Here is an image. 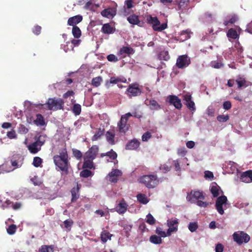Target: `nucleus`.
I'll list each match as a JSON object with an SVG mask.
<instances>
[{"instance_id": "1", "label": "nucleus", "mask_w": 252, "mask_h": 252, "mask_svg": "<svg viewBox=\"0 0 252 252\" xmlns=\"http://www.w3.org/2000/svg\"><path fill=\"white\" fill-rule=\"evenodd\" d=\"M53 160L55 165L62 171L63 174L67 175L69 174L71 165L66 148L60 151L59 155L54 156Z\"/></svg>"}, {"instance_id": "2", "label": "nucleus", "mask_w": 252, "mask_h": 252, "mask_svg": "<svg viewBox=\"0 0 252 252\" xmlns=\"http://www.w3.org/2000/svg\"><path fill=\"white\" fill-rule=\"evenodd\" d=\"M99 147L97 145H93L85 153L84 157L83 168L92 169L94 167L93 160L94 159L98 152Z\"/></svg>"}, {"instance_id": "3", "label": "nucleus", "mask_w": 252, "mask_h": 252, "mask_svg": "<svg viewBox=\"0 0 252 252\" xmlns=\"http://www.w3.org/2000/svg\"><path fill=\"white\" fill-rule=\"evenodd\" d=\"M139 181L149 189L154 188L158 184V177L155 175H143L139 178Z\"/></svg>"}, {"instance_id": "4", "label": "nucleus", "mask_w": 252, "mask_h": 252, "mask_svg": "<svg viewBox=\"0 0 252 252\" xmlns=\"http://www.w3.org/2000/svg\"><path fill=\"white\" fill-rule=\"evenodd\" d=\"M64 104V102L63 100L60 98L57 97L49 98L46 103L48 109L53 111L63 109Z\"/></svg>"}, {"instance_id": "5", "label": "nucleus", "mask_w": 252, "mask_h": 252, "mask_svg": "<svg viewBox=\"0 0 252 252\" xmlns=\"http://www.w3.org/2000/svg\"><path fill=\"white\" fill-rule=\"evenodd\" d=\"M147 22L150 24H152L153 29L155 31L160 32L167 28L166 23L160 24L159 21L157 17H152L151 15L147 18Z\"/></svg>"}, {"instance_id": "6", "label": "nucleus", "mask_w": 252, "mask_h": 252, "mask_svg": "<svg viewBox=\"0 0 252 252\" xmlns=\"http://www.w3.org/2000/svg\"><path fill=\"white\" fill-rule=\"evenodd\" d=\"M16 166V159L13 155L12 157L9 158L5 161V164L0 165V174L5 173L9 172L14 170V167Z\"/></svg>"}, {"instance_id": "7", "label": "nucleus", "mask_w": 252, "mask_h": 252, "mask_svg": "<svg viewBox=\"0 0 252 252\" xmlns=\"http://www.w3.org/2000/svg\"><path fill=\"white\" fill-rule=\"evenodd\" d=\"M127 95L131 98L140 95L142 93L141 89L137 83H134L129 85L126 92Z\"/></svg>"}, {"instance_id": "8", "label": "nucleus", "mask_w": 252, "mask_h": 252, "mask_svg": "<svg viewBox=\"0 0 252 252\" xmlns=\"http://www.w3.org/2000/svg\"><path fill=\"white\" fill-rule=\"evenodd\" d=\"M233 239L238 244L241 245L243 242L247 243L250 239V236L243 232H240L239 233L235 232L233 235Z\"/></svg>"}, {"instance_id": "9", "label": "nucleus", "mask_w": 252, "mask_h": 252, "mask_svg": "<svg viewBox=\"0 0 252 252\" xmlns=\"http://www.w3.org/2000/svg\"><path fill=\"white\" fill-rule=\"evenodd\" d=\"M128 119L126 114L121 116V120L118 123V127L120 132L125 133L128 130L129 125L127 124V121Z\"/></svg>"}, {"instance_id": "10", "label": "nucleus", "mask_w": 252, "mask_h": 252, "mask_svg": "<svg viewBox=\"0 0 252 252\" xmlns=\"http://www.w3.org/2000/svg\"><path fill=\"white\" fill-rule=\"evenodd\" d=\"M190 63V58L186 55L180 56L177 59L176 65L179 68L186 67Z\"/></svg>"}, {"instance_id": "11", "label": "nucleus", "mask_w": 252, "mask_h": 252, "mask_svg": "<svg viewBox=\"0 0 252 252\" xmlns=\"http://www.w3.org/2000/svg\"><path fill=\"white\" fill-rule=\"evenodd\" d=\"M178 220L176 218H171L167 220V224L169 227L167 230L168 236H170L172 232H176L178 230Z\"/></svg>"}, {"instance_id": "12", "label": "nucleus", "mask_w": 252, "mask_h": 252, "mask_svg": "<svg viewBox=\"0 0 252 252\" xmlns=\"http://www.w3.org/2000/svg\"><path fill=\"white\" fill-rule=\"evenodd\" d=\"M227 201V198L225 195H221L217 198L216 202L215 207L220 214H223L224 210L222 206L223 204H226Z\"/></svg>"}, {"instance_id": "13", "label": "nucleus", "mask_w": 252, "mask_h": 252, "mask_svg": "<svg viewBox=\"0 0 252 252\" xmlns=\"http://www.w3.org/2000/svg\"><path fill=\"white\" fill-rule=\"evenodd\" d=\"M166 101L177 109H181L182 107L181 100L175 95H169L167 97Z\"/></svg>"}, {"instance_id": "14", "label": "nucleus", "mask_w": 252, "mask_h": 252, "mask_svg": "<svg viewBox=\"0 0 252 252\" xmlns=\"http://www.w3.org/2000/svg\"><path fill=\"white\" fill-rule=\"evenodd\" d=\"M183 99L185 101V104L188 107V109L191 111L195 110V103L192 100V96L191 94L188 93L184 95Z\"/></svg>"}, {"instance_id": "15", "label": "nucleus", "mask_w": 252, "mask_h": 252, "mask_svg": "<svg viewBox=\"0 0 252 252\" xmlns=\"http://www.w3.org/2000/svg\"><path fill=\"white\" fill-rule=\"evenodd\" d=\"M189 0H175V3L178 5L177 10L184 13L188 10Z\"/></svg>"}, {"instance_id": "16", "label": "nucleus", "mask_w": 252, "mask_h": 252, "mask_svg": "<svg viewBox=\"0 0 252 252\" xmlns=\"http://www.w3.org/2000/svg\"><path fill=\"white\" fill-rule=\"evenodd\" d=\"M117 13V9L115 7H108L102 10L101 14L103 17L107 18H113Z\"/></svg>"}, {"instance_id": "17", "label": "nucleus", "mask_w": 252, "mask_h": 252, "mask_svg": "<svg viewBox=\"0 0 252 252\" xmlns=\"http://www.w3.org/2000/svg\"><path fill=\"white\" fill-rule=\"evenodd\" d=\"M122 175V172L119 169H113L108 174L109 181L111 183H117L118 178Z\"/></svg>"}, {"instance_id": "18", "label": "nucleus", "mask_w": 252, "mask_h": 252, "mask_svg": "<svg viewBox=\"0 0 252 252\" xmlns=\"http://www.w3.org/2000/svg\"><path fill=\"white\" fill-rule=\"evenodd\" d=\"M83 20V17L81 15H76L68 18L67 25L72 27L77 26L76 25Z\"/></svg>"}, {"instance_id": "19", "label": "nucleus", "mask_w": 252, "mask_h": 252, "mask_svg": "<svg viewBox=\"0 0 252 252\" xmlns=\"http://www.w3.org/2000/svg\"><path fill=\"white\" fill-rule=\"evenodd\" d=\"M128 205L124 199H122L116 207V211L120 214H124L127 210Z\"/></svg>"}, {"instance_id": "20", "label": "nucleus", "mask_w": 252, "mask_h": 252, "mask_svg": "<svg viewBox=\"0 0 252 252\" xmlns=\"http://www.w3.org/2000/svg\"><path fill=\"white\" fill-rule=\"evenodd\" d=\"M140 144V142L137 139L134 138L126 144V149L127 150H136L139 147Z\"/></svg>"}, {"instance_id": "21", "label": "nucleus", "mask_w": 252, "mask_h": 252, "mask_svg": "<svg viewBox=\"0 0 252 252\" xmlns=\"http://www.w3.org/2000/svg\"><path fill=\"white\" fill-rule=\"evenodd\" d=\"M101 31L104 34H112L115 32V28L110 23H106L103 25Z\"/></svg>"}, {"instance_id": "22", "label": "nucleus", "mask_w": 252, "mask_h": 252, "mask_svg": "<svg viewBox=\"0 0 252 252\" xmlns=\"http://www.w3.org/2000/svg\"><path fill=\"white\" fill-rule=\"evenodd\" d=\"M135 53L134 49L128 46H123L119 51L118 55H123L126 54L127 55H132Z\"/></svg>"}, {"instance_id": "23", "label": "nucleus", "mask_w": 252, "mask_h": 252, "mask_svg": "<svg viewBox=\"0 0 252 252\" xmlns=\"http://www.w3.org/2000/svg\"><path fill=\"white\" fill-rule=\"evenodd\" d=\"M115 136V132L114 130H110L106 132L105 134V137L107 142L111 145H114L115 142L114 138Z\"/></svg>"}, {"instance_id": "24", "label": "nucleus", "mask_w": 252, "mask_h": 252, "mask_svg": "<svg viewBox=\"0 0 252 252\" xmlns=\"http://www.w3.org/2000/svg\"><path fill=\"white\" fill-rule=\"evenodd\" d=\"M113 235L111 234L109 231L103 229L102 231L100 234V239L102 243H105L108 240H111Z\"/></svg>"}, {"instance_id": "25", "label": "nucleus", "mask_w": 252, "mask_h": 252, "mask_svg": "<svg viewBox=\"0 0 252 252\" xmlns=\"http://www.w3.org/2000/svg\"><path fill=\"white\" fill-rule=\"evenodd\" d=\"M41 146L35 141L29 145L28 149L31 153L36 154L41 150Z\"/></svg>"}, {"instance_id": "26", "label": "nucleus", "mask_w": 252, "mask_h": 252, "mask_svg": "<svg viewBox=\"0 0 252 252\" xmlns=\"http://www.w3.org/2000/svg\"><path fill=\"white\" fill-rule=\"evenodd\" d=\"M220 189V188L218 185V184L214 182L212 183L210 191L211 193L212 194L213 197H217L219 195V190Z\"/></svg>"}, {"instance_id": "27", "label": "nucleus", "mask_w": 252, "mask_h": 252, "mask_svg": "<svg viewBox=\"0 0 252 252\" xmlns=\"http://www.w3.org/2000/svg\"><path fill=\"white\" fill-rule=\"evenodd\" d=\"M79 187L78 185H77L76 188H73L71 190V202H73L76 201L79 197Z\"/></svg>"}, {"instance_id": "28", "label": "nucleus", "mask_w": 252, "mask_h": 252, "mask_svg": "<svg viewBox=\"0 0 252 252\" xmlns=\"http://www.w3.org/2000/svg\"><path fill=\"white\" fill-rule=\"evenodd\" d=\"M158 56L159 60L167 61L170 59L168 51L164 50L160 51Z\"/></svg>"}, {"instance_id": "29", "label": "nucleus", "mask_w": 252, "mask_h": 252, "mask_svg": "<svg viewBox=\"0 0 252 252\" xmlns=\"http://www.w3.org/2000/svg\"><path fill=\"white\" fill-rule=\"evenodd\" d=\"M127 20L130 24L132 25H139L140 22L138 16L135 14H131L129 15L127 18Z\"/></svg>"}, {"instance_id": "30", "label": "nucleus", "mask_w": 252, "mask_h": 252, "mask_svg": "<svg viewBox=\"0 0 252 252\" xmlns=\"http://www.w3.org/2000/svg\"><path fill=\"white\" fill-rule=\"evenodd\" d=\"M227 36L229 38L236 39L239 38V34L237 33V32L235 29L231 28L227 32Z\"/></svg>"}, {"instance_id": "31", "label": "nucleus", "mask_w": 252, "mask_h": 252, "mask_svg": "<svg viewBox=\"0 0 252 252\" xmlns=\"http://www.w3.org/2000/svg\"><path fill=\"white\" fill-rule=\"evenodd\" d=\"M238 20L237 15L234 14L231 15L229 20H225L223 22V24L225 26H229L230 25L235 23Z\"/></svg>"}, {"instance_id": "32", "label": "nucleus", "mask_w": 252, "mask_h": 252, "mask_svg": "<svg viewBox=\"0 0 252 252\" xmlns=\"http://www.w3.org/2000/svg\"><path fill=\"white\" fill-rule=\"evenodd\" d=\"M150 108L153 110H158L161 109L160 105L155 99H151L149 101Z\"/></svg>"}, {"instance_id": "33", "label": "nucleus", "mask_w": 252, "mask_h": 252, "mask_svg": "<svg viewBox=\"0 0 252 252\" xmlns=\"http://www.w3.org/2000/svg\"><path fill=\"white\" fill-rule=\"evenodd\" d=\"M190 195L196 200L198 199H204V196L203 195V192L199 191H191L190 192Z\"/></svg>"}, {"instance_id": "34", "label": "nucleus", "mask_w": 252, "mask_h": 252, "mask_svg": "<svg viewBox=\"0 0 252 252\" xmlns=\"http://www.w3.org/2000/svg\"><path fill=\"white\" fill-rule=\"evenodd\" d=\"M34 123L37 126H43L45 125L44 119L41 114H38L36 115V119L34 120Z\"/></svg>"}, {"instance_id": "35", "label": "nucleus", "mask_w": 252, "mask_h": 252, "mask_svg": "<svg viewBox=\"0 0 252 252\" xmlns=\"http://www.w3.org/2000/svg\"><path fill=\"white\" fill-rule=\"evenodd\" d=\"M137 200L141 203L146 204L149 202L146 195L145 194L139 193L137 195Z\"/></svg>"}, {"instance_id": "36", "label": "nucleus", "mask_w": 252, "mask_h": 252, "mask_svg": "<svg viewBox=\"0 0 252 252\" xmlns=\"http://www.w3.org/2000/svg\"><path fill=\"white\" fill-rule=\"evenodd\" d=\"M39 252H54V247L52 245H42L39 250Z\"/></svg>"}, {"instance_id": "37", "label": "nucleus", "mask_w": 252, "mask_h": 252, "mask_svg": "<svg viewBox=\"0 0 252 252\" xmlns=\"http://www.w3.org/2000/svg\"><path fill=\"white\" fill-rule=\"evenodd\" d=\"M150 241L155 244H160L162 243V239L160 236L153 235L150 237Z\"/></svg>"}, {"instance_id": "38", "label": "nucleus", "mask_w": 252, "mask_h": 252, "mask_svg": "<svg viewBox=\"0 0 252 252\" xmlns=\"http://www.w3.org/2000/svg\"><path fill=\"white\" fill-rule=\"evenodd\" d=\"M72 33L74 38H79L81 36V31L77 26L73 27Z\"/></svg>"}, {"instance_id": "39", "label": "nucleus", "mask_w": 252, "mask_h": 252, "mask_svg": "<svg viewBox=\"0 0 252 252\" xmlns=\"http://www.w3.org/2000/svg\"><path fill=\"white\" fill-rule=\"evenodd\" d=\"M104 134V129L101 130L99 128L95 133L92 137V140L93 141H96L99 139L101 136Z\"/></svg>"}, {"instance_id": "40", "label": "nucleus", "mask_w": 252, "mask_h": 252, "mask_svg": "<svg viewBox=\"0 0 252 252\" xmlns=\"http://www.w3.org/2000/svg\"><path fill=\"white\" fill-rule=\"evenodd\" d=\"M101 82H102V78L101 76L94 77L92 80V85L94 87H97L100 85Z\"/></svg>"}, {"instance_id": "41", "label": "nucleus", "mask_w": 252, "mask_h": 252, "mask_svg": "<svg viewBox=\"0 0 252 252\" xmlns=\"http://www.w3.org/2000/svg\"><path fill=\"white\" fill-rule=\"evenodd\" d=\"M80 175L81 177L88 178L92 176L93 173L91 171L88 169H83L80 172Z\"/></svg>"}, {"instance_id": "42", "label": "nucleus", "mask_w": 252, "mask_h": 252, "mask_svg": "<svg viewBox=\"0 0 252 252\" xmlns=\"http://www.w3.org/2000/svg\"><path fill=\"white\" fill-rule=\"evenodd\" d=\"M72 112L75 115H79L81 112V106L79 104L76 103L73 105Z\"/></svg>"}, {"instance_id": "43", "label": "nucleus", "mask_w": 252, "mask_h": 252, "mask_svg": "<svg viewBox=\"0 0 252 252\" xmlns=\"http://www.w3.org/2000/svg\"><path fill=\"white\" fill-rule=\"evenodd\" d=\"M72 151L73 156L75 157L77 159L80 160L82 158L83 155L80 150L74 148L72 149Z\"/></svg>"}, {"instance_id": "44", "label": "nucleus", "mask_w": 252, "mask_h": 252, "mask_svg": "<svg viewBox=\"0 0 252 252\" xmlns=\"http://www.w3.org/2000/svg\"><path fill=\"white\" fill-rule=\"evenodd\" d=\"M46 135H39L37 138H35L36 141L40 146H42L45 143L46 141Z\"/></svg>"}, {"instance_id": "45", "label": "nucleus", "mask_w": 252, "mask_h": 252, "mask_svg": "<svg viewBox=\"0 0 252 252\" xmlns=\"http://www.w3.org/2000/svg\"><path fill=\"white\" fill-rule=\"evenodd\" d=\"M236 82L238 84V88H241L245 85L246 81L245 78L239 76L238 79L236 80Z\"/></svg>"}, {"instance_id": "46", "label": "nucleus", "mask_w": 252, "mask_h": 252, "mask_svg": "<svg viewBox=\"0 0 252 252\" xmlns=\"http://www.w3.org/2000/svg\"><path fill=\"white\" fill-rule=\"evenodd\" d=\"M42 162V159L38 157H34L33 160L32 164L34 166L38 167L40 166Z\"/></svg>"}, {"instance_id": "47", "label": "nucleus", "mask_w": 252, "mask_h": 252, "mask_svg": "<svg viewBox=\"0 0 252 252\" xmlns=\"http://www.w3.org/2000/svg\"><path fill=\"white\" fill-rule=\"evenodd\" d=\"M198 224L196 222H190L189 224L188 228L190 231L193 232L198 228Z\"/></svg>"}, {"instance_id": "48", "label": "nucleus", "mask_w": 252, "mask_h": 252, "mask_svg": "<svg viewBox=\"0 0 252 252\" xmlns=\"http://www.w3.org/2000/svg\"><path fill=\"white\" fill-rule=\"evenodd\" d=\"M6 230L8 234L13 235L16 232V225L14 224H10Z\"/></svg>"}, {"instance_id": "49", "label": "nucleus", "mask_w": 252, "mask_h": 252, "mask_svg": "<svg viewBox=\"0 0 252 252\" xmlns=\"http://www.w3.org/2000/svg\"><path fill=\"white\" fill-rule=\"evenodd\" d=\"M146 222L150 225H154L155 223L156 220L153 216L150 214H148L147 215Z\"/></svg>"}, {"instance_id": "50", "label": "nucleus", "mask_w": 252, "mask_h": 252, "mask_svg": "<svg viewBox=\"0 0 252 252\" xmlns=\"http://www.w3.org/2000/svg\"><path fill=\"white\" fill-rule=\"evenodd\" d=\"M171 166H168L166 164L161 165L159 167L160 170L164 173H166L168 172V171H169L171 170Z\"/></svg>"}, {"instance_id": "51", "label": "nucleus", "mask_w": 252, "mask_h": 252, "mask_svg": "<svg viewBox=\"0 0 252 252\" xmlns=\"http://www.w3.org/2000/svg\"><path fill=\"white\" fill-rule=\"evenodd\" d=\"M2 207L4 208L5 207H11L13 209V210L16 209V205L14 204V203L11 202L9 200H7L5 203L2 204Z\"/></svg>"}, {"instance_id": "52", "label": "nucleus", "mask_w": 252, "mask_h": 252, "mask_svg": "<svg viewBox=\"0 0 252 252\" xmlns=\"http://www.w3.org/2000/svg\"><path fill=\"white\" fill-rule=\"evenodd\" d=\"M63 223L64 227L70 230L73 223V221L72 220H66L63 221Z\"/></svg>"}, {"instance_id": "53", "label": "nucleus", "mask_w": 252, "mask_h": 252, "mask_svg": "<svg viewBox=\"0 0 252 252\" xmlns=\"http://www.w3.org/2000/svg\"><path fill=\"white\" fill-rule=\"evenodd\" d=\"M156 233L160 236V237H165L167 235V232L166 233L165 231H162V229L160 227L157 228Z\"/></svg>"}, {"instance_id": "54", "label": "nucleus", "mask_w": 252, "mask_h": 252, "mask_svg": "<svg viewBox=\"0 0 252 252\" xmlns=\"http://www.w3.org/2000/svg\"><path fill=\"white\" fill-rule=\"evenodd\" d=\"M217 119L220 122H225L229 119L228 115H220L217 117Z\"/></svg>"}, {"instance_id": "55", "label": "nucleus", "mask_w": 252, "mask_h": 252, "mask_svg": "<svg viewBox=\"0 0 252 252\" xmlns=\"http://www.w3.org/2000/svg\"><path fill=\"white\" fill-rule=\"evenodd\" d=\"M151 137H152L151 133L149 131H147V132H145L142 136V140L143 141H147Z\"/></svg>"}, {"instance_id": "56", "label": "nucleus", "mask_w": 252, "mask_h": 252, "mask_svg": "<svg viewBox=\"0 0 252 252\" xmlns=\"http://www.w3.org/2000/svg\"><path fill=\"white\" fill-rule=\"evenodd\" d=\"M107 59L108 61L111 62H117L118 61V59L117 57H116L114 54H110L107 56Z\"/></svg>"}, {"instance_id": "57", "label": "nucleus", "mask_w": 252, "mask_h": 252, "mask_svg": "<svg viewBox=\"0 0 252 252\" xmlns=\"http://www.w3.org/2000/svg\"><path fill=\"white\" fill-rule=\"evenodd\" d=\"M247 176L249 178V183L252 182V170H248L246 172H244V176L243 177ZM243 178L244 177H243Z\"/></svg>"}, {"instance_id": "58", "label": "nucleus", "mask_w": 252, "mask_h": 252, "mask_svg": "<svg viewBox=\"0 0 252 252\" xmlns=\"http://www.w3.org/2000/svg\"><path fill=\"white\" fill-rule=\"evenodd\" d=\"M41 31V27L38 25L35 26L32 29V32L36 35H39Z\"/></svg>"}, {"instance_id": "59", "label": "nucleus", "mask_w": 252, "mask_h": 252, "mask_svg": "<svg viewBox=\"0 0 252 252\" xmlns=\"http://www.w3.org/2000/svg\"><path fill=\"white\" fill-rule=\"evenodd\" d=\"M127 116L129 118V117H135V118H141L142 117V115L137 112H133V113H131L130 112H128L127 113H126V114Z\"/></svg>"}, {"instance_id": "60", "label": "nucleus", "mask_w": 252, "mask_h": 252, "mask_svg": "<svg viewBox=\"0 0 252 252\" xmlns=\"http://www.w3.org/2000/svg\"><path fill=\"white\" fill-rule=\"evenodd\" d=\"M191 32L189 30L183 31L181 32V35H185V40L190 38Z\"/></svg>"}, {"instance_id": "61", "label": "nucleus", "mask_w": 252, "mask_h": 252, "mask_svg": "<svg viewBox=\"0 0 252 252\" xmlns=\"http://www.w3.org/2000/svg\"><path fill=\"white\" fill-rule=\"evenodd\" d=\"M108 157L112 159H115L117 157V154L111 149L110 151L108 152Z\"/></svg>"}, {"instance_id": "62", "label": "nucleus", "mask_w": 252, "mask_h": 252, "mask_svg": "<svg viewBox=\"0 0 252 252\" xmlns=\"http://www.w3.org/2000/svg\"><path fill=\"white\" fill-rule=\"evenodd\" d=\"M231 103L230 101H224L223 103V108L225 110H229L231 108Z\"/></svg>"}, {"instance_id": "63", "label": "nucleus", "mask_w": 252, "mask_h": 252, "mask_svg": "<svg viewBox=\"0 0 252 252\" xmlns=\"http://www.w3.org/2000/svg\"><path fill=\"white\" fill-rule=\"evenodd\" d=\"M177 153L179 156H181L182 157L185 156L187 153V151L186 150V148L183 147V148L179 149L178 150Z\"/></svg>"}, {"instance_id": "64", "label": "nucleus", "mask_w": 252, "mask_h": 252, "mask_svg": "<svg viewBox=\"0 0 252 252\" xmlns=\"http://www.w3.org/2000/svg\"><path fill=\"white\" fill-rule=\"evenodd\" d=\"M223 249H224L223 246L220 243H218L216 246L215 252H222L223 251Z\"/></svg>"}]
</instances>
